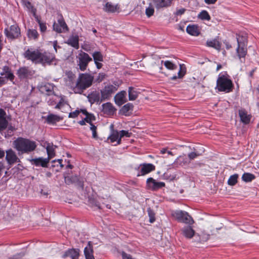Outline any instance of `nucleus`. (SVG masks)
Wrapping results in <instances>:
<instances>
[{
	"label": "nucleus",
	"mask_w": 259,
	"mask_h": 259,
	"mask_svg": "<svg viewBox=\"0 0 259 259\" xmlns=\"http://www.w3.org/2000/svg\"><path fill=\"white\" fill-rule=\"evenodd\" d=\"M238 178L239 175L238 174H234L231 176L228 180V185L231 186H234L237 184Z\"/></svg>",
	"instance_id": "79ce46f5"
},
{
	"label": "nucleus",
	"mask_w": 259,
	"mask_h": 259,
	"mask_svg": "<svg viewBox=\"0 0 259 259\" xmlns=\"http://www.w3.org/2000/svg\"><path fill=\"white\" fill-rule=\"evenodd\" d=\"M181 234L186 239L191 240V243L193 244V240L196 236L197 233L192 226H188L181 229Z\"/></svg>",
	"instance_id": "f8f14e48"
},
{
	"label": "nucleus",
	"mask_w": 259,
	"mask_h": 259,
	"mask_svg": "<svg viewBox=\"0 0 259 259\" xmlns=\"http://www.w3.org/2000/svg\"><path fill=\"white\" fill-rule=\"evenodd\" d=\"M66 255L71 257L72 259H77L79 255V250L70 249L66 253Z\"/></svg>",
	"instance_id": "37998d69"
},
{
	"label": "nucleus",
	"mask_w": 259,
	"mask_h": 259,
	"mask_svg": "<svg viewBox=\"0 0 259 259\" xmlns=\"http://www.w3.org/2000/svg\"><path fill=\"white\" fill-rule=\"evenodd\" d=\"M80 112H81V109L80 110H76L73 112L70 113L69 114V118H75L78 115V114Z\"/></svg>",
	"instance_id": "6e6d98bb"
},
{
	"label": "nucleus",
	"mask_w": 259,
	"mask_h": 259,
	"mask_svg": "<svg viewBox=\"0 0 259 259\" xmlns=\"http://www.w3.org/2000/svg\"><path fill=\"white\" fill-rule=\"evenodd\" d=\"M126 92L121 91L117 94L114 97V100L116 104L120 106L126 102Z\"/></svg>",
	"instance_id": "cd10ccee"
},
{
	"label": "nucleus",
	"mask_w": 259,
	"mask_h": 259,
	"mask_svg": "<svg viewBox=\"0 0 259 259\" xmlns=\"http://www.w3.org/2000/svg\"><path fill=\"white\" fill-rule=\"evenodd\" d=\"M6 77L10 80H13L14 79V76L13 73L10 71L8 72L5 75Z\"/></svg>",
	"instance_id": "bf43d9fd"
},
{
	"label": "nucleus",
	"mask_w": 259,
	"mask_h": 259,
	"mask_svg": "<svg viewBox=\"0 0 259 259\" xmlns=\"http://www.w3.org/2000/svg\"><path fill=\"white\" fill-rule=\"evenodd\" d=\"M222 228V227L217 225L214 222H208L204 224L197 233L193 240V244L196 247L202 246L210 240L215 231L221 230Z\"/></svg>",
	"instance_id": "f03ea898"
},
{
	"label": "nucleus",
	"mask_w": 259,
	"mask_h": 259,
	"mask_svg": "<svg viewBox=\"0 0 259 259\" xmlns=\"http://www.w3.org/2000/svg\"><path fill=\"white\" fill-rule=\"evenodd\" d=\"M238 114L240 121L244 124H248L251 118V115L244 109L241 108L238 110Z\"/></svg>",
	"instance_id": "a211bd4d"
},
{
	"label": "nucleus",
	"mask_w": 259,
	"mask_h": 259,
	"mask_svg": "<svg viewBox=\"0 0 259 259\" xmlns=\"http://www.w3.org/2000/svg\"><path fill=\"white\" fill-rule=\"evenodd\" d=\"M200 153L195 149H193L191 152L188 153L187 157L180 155L177 158L174 163L181 166L189 165L191 161L194 160L199 156Z\"/></svg>",
	"instance_id": "423d86ee"
},
{
	"label": "nucleus",
	"mask_w": 259,
	"mask_h": 259,
	"mask_svg": "<svg viewBox=\"0 0 259 259\" xmlns=\"http://www.w3.org/2000/svg\"><path fill=\"white\" fill-rule=\"evenodd\" d=\"M17 73L20 78H25L33 75L34 72L27 67H23L18 70Z\"/></svg>",
	"instance_id": "393cba45"
},
{
	"label": "nucleus",
	"mask_w": 259,
	"mask_h": 259,
	"mask_svg": "<svg viewBox=\"0 0 259 259\" xmlns=\"http://www.w3.org/2000/svg\"><path fill=\"white\" fill-rule=\"evenodd\" d=\"M49 159L43 158L41 157L33 159L31 160L32 163L37 166H41L43 167H48V164L49 162Z\"/></svg>",
	"instance_id": "c85d7f7f"
},
{
	"label": "nucleus",
	"mask_w": 259,
	"mask_h": 259,
	"mask_svg": "<svg viewBox=\"0 0 259 259\" xmlns=\"http://www.w3.org/2000/svg\"><path fill=\"white\" fill-rule=\"evenodd\" d=\"M139 94V92L137 90H134L133 88L130 87L128 89V98L131 101L135 100L138 95Z\"/></svg>",
	"instance_id": "4c0bfd02"
},
{
	"label": "nucleus",
	"mask_w": 259,
	"mask_h": 259,
	"mask_svg": "<svg viewBox=\"0 0 259 259\" xmlns=\"http://www.w3.org/2000/svg\"><path fill=\"white\" fill-rule=\"evenodd\" d=\"M54 59L55 57L50 53L47 52H45L44 53H41V55L39 59V60L38 61V63H41L42 64H50Z\"/></svg>",
	"instance_id": "6ab92c4d"
},
{
	"label": "nucleus",
	"mask_w": 259,
	"mask_h": 259,
	"mask_svg": "<svg viewBox=\"0 0 259 259\" xmlns=\"http://www.w3.org/2000/svg\"><path fill=\"white\" fill-rule=\"evenodd\" d=\"M24 5L27 8V9L32 13L33 16L35 17L36 15V10L33 7V6L31 4L30 2L28 1H26L25 3H24Z\"/></svg>",
	"instance_id": "de8ad7c7"
},
{
	"label": "nucleus",
	"mask_w": 259,
	"mask_h": 259,
	"mask_svg": "<svg viewBox=\"0 0 259 259\" xmlns=\"http://www.w3.org/2000/svg\"><path fill=\"white\" fill-rule=\"evenodd\" d=\"M163 60H157L154 61L150 67V70L152 72H158L159 73L165 74L162 71Z\"/></svg>",
	"instance_id": "a878e982"
},
{
	"label": "nucleus",
	"mask_w": 259,
	"mask_h": 259,
	"mask_svg": "<svg viewBox=\"0 0 259 259\" xmlns=\"http://www.w3.org/2000/svg\"><path fill=\"white\" fill-rule=\"evenodd\" d=\"M186 31L191 35L198 36L199 34V31L198 27L195 25H189L187 27Z\"/></svg>",
	"instance_id": "c9c22d12"
},
{
	"label": "nucleus",
	"mask_w": 259,
	"mask_h": 259,
	"mask_svg": "<svg viewBox=\"0 0 259 259\" xmlns=\"http://www.w3.org/2000/svg\"><path fill=\"white\" fill-rule=\"evenodd\" d=\"M220 236L223 240L230 243H259V234L255 232H248L237 224H233L225 227L220 233Z\"/></svg>",
	"instance_id": "f257e3e1"
},
{
	"label": "nucleus",
	"mask_w": 259,
	"mask_h": 259,
	"mask_svg": "<svg viewBox=\"0 0 259 259\" xmlns=\"http://www.w3.org/2000/svg\"><path fill=\"white\" fill-rule=\"evenodd\" d=\"M120 6L116 4L107 2L103 7V10L107 13H115L118 12Z\"/></svg>",
	"instance_id": "412c9836"
},
{
	"label": "nucleus",
	"mask_w": 259,
	"mask_h": 259,
	"mask_svg": "<svg viewBox=\"0 0 259 259\" xmlns=\"http://www.w3.org/2000/svg\"><path fill=\"white\" fill-rule=\"evenodd\" d=\"M81 111L85 115V117L83 120L78 122L79 124L81 125H84L85 122L90 124L93 121L95 120V117L93 114L89 113L85 109H81Z\"/></svg>",
	"instance_id": "5701e85b"
},
{
	"label": "nucleus",
	"mask_w": 259,
	"mask_h": 259,
	"mask_svg": "<svg viewBox=\"0 0 259 259\" xmlns=\"http://www.w3.org/2000/svg\"><path fill=\"white\" fill-rule=\"evenodd\" d=\"M79 38L77 35H72L67 40L66 43L72 47L78 49L79 48Z\"/></svg>",
	"instance_id": "7c9ffc66"
},
{
	"label": "nucleus",
	"mask_w": 259,
	"mask_h": 259,
	"mask_svg": "<svg viewBox=\"0 0 259 259\" xmlns=\"http://www.w3.org/2000/svg\"><path fill=\"white\" fill-rule=\"evenodd\" d=\"M147 187L152 190H157L158 189L162 188L165 186L164 182H158L152 178H149L147 180Z\"/></svg>",
	"instance_id": "4468645a"
},
{
	"label": "nucleus",
	"mask_w": 259,
	"mask_h": 259,
	"mask_svg": "<svg viewBox=\"0 0 259 259\" xmlns=\"http://www.w3.org/2000/svg\"><path fill=\"white\" fill-rule=\"evenodd\" d=\"M78 181V178L77 176H71L65 177V182L68 185L76 183Z\"/></svg>",
	"instance_id": "a19ab883"
},
{
	"label": "nucleus",
	"mask_w": 259,
	"mask_h": 259,
	"mask_svg": "<svg viewBox=\"0 0 259 259\" xmlns=\"http://www.w3.org/2000/svg\"><path fill=\"white\" fill-rule=\"evenodd\" d=\"M9 71H10L9 68L7 66H5L3 69V71L1 73V74L2 75H4Z\"/></svg>",
	"instance_id": "680f3d73"
},
{
	"label": "nucleus",
	"mask_w": 259,
	"mask_h": 259,
	"mask_svg": "<svg viewBox=\"0 0 259 259\" xmlns=\"http://www.w3.org/2000/svg\"><path fill=\"white\" fill-rule=\"evenodd\" d=\"M217 1V0H204L205 3L208 5L214 4Z\"/></svg>",
	"instance_id": "0e129e2a"
},
{
	"label": "nucleus",
	"mask_w": 259,
	"mask_h": 259,
	"mask_svg": "<svg viewBox=\"0 0 259 259\" xmlns=\"http://www.w3.org/2000/svg\"><path fill=\"white\" fill-rule=\"evenodd\" d=\"M53 29L58 33H61L68 30V27L63 19H59L57 23L53 25Z\"/></svg>",
	"instance_id": "dca6fc26"
},
{
	"label": "nucleus",
	"mask_w": 259,
	"mask_h": 259,
	"mask_svg": "<svg viewBox=\"0 0 259 259\" xmlns=\"http://www.w3.org/2000/svg\"><path fill=\"white\" fill-rule=\"evenodd\" d=\"M173 215L181 222L189 225H192L194 223L192 218L187 212L181 210L177 211Z\"/></svg>",
	"instance_id": "6e6552de"
},
{
	"label": "nucleus",
	"mask_w": 259,
	"mask_h": 259,
	"mask_svg": "<svg viewBox=\"0 0 259 259\" xmlns=\"http://www.w3.org/2000/svg\"><path fill=\"white\" fill-rule=\"evenodd\" d=\"M198 17L202 20L209 21L210 16L206 11L203 10L201 11L198 15Z\"/></svg>",
	"instance_id": "a18cd8bd"
},
{
	"label": "nucleus",
	"mask_w": 259,
	"mask_h": 259,
	"mask_svg": "<svg viewBox=\"0 0 259 259\" xmlns=\"http://www.w3.org/2000/svg\"><path fill=\"white\" fill-rule=\"evenodd\" d=\"M6 159L9 164H13L19 161V159L13 150L9 149L6 151Z\"/></svg>",
	"instance_id": "f3484780"
},
{
	"label": "nucleus",
	"mask_w": 259,
	"mask_h": 259,
	"mask_svg": "<svg viewBox=\"0 0 259 259\" xmlns=\"http://www.w3.org/2000/svg\"><path fill=\"white\" fill-rule=\"evenodd\" d=\"M147 211L149 217V222L152 223L155 221V212L150 208L148 209Z\"/></svg>",
	"instance_id": "8fccbe9b"
},
{
	"label": "nucleus",
	"mask_w": 259,
	"mask_h": 259,
	"mask_svg": "<svg viewBox=\"0 0 259 259\" xmlns=\"http://www.w3.org/2000/svg\"><path fill=\"white\" fill-rule=\"evenodd\" d=\"M4 155H5L4 151H3L0 149V158L4 157Z\"/></svg>",
	"instance_id": "69168bd1"
},
{
	"label": "nucleus",
	"mask_w": 259,
	"mask_h": 259,
	"mask_svg": "<svg viewBox=\"0 0 259 259\" xmlns=\"http://www.w3.org/2000/svg\"><path fill=\"white\" fill-rule=\"evenodd\" d=\"M206 45L208 47L213 48L220 51L221 49L222 44L220 37L217 36L214 39L207 40L206 42Z\"/></svg>",
	"instance_id": "aec40b11"
},
{
	"label": "nucleus",
	"mask_w": 259,
	"mask_h": 259,
	"mask_svg": "<svg viewBox=\"0 0 259 259\" xmlns=\"http://www.w3.org/2000/svg\"><path fill=\"white\" fill-rule=\"evenodd\" d=\"M185 11H186V10L184 8H181L180 9H179L176 12V15H181L185 13Z\"/></svg>",
	"instance_id": "052dcab7"
},
{
	"label": "nucleus",
	"mask_w": 259,
	"mask_h": 259,
	"mask_svg": "<svg viewBox=\"0 0 259 259\" xmlns=\"http://www.w3.org/2000/svg\"><path fill=\"white\" fill-rule=\"evenodd\" d=\"M88 99L91 104H93L95 102H99L100 101H101L100 93L96 91L93 92L89 94L88 96Z\"/></svg>",
	"instance_id": "c756f323"
},
{
	"label": "nucleus",
	"mask_w": 259,
	"mask_h": 259,
	"mask_svg": "<svg viewBox=\"0 0 259 259\" xmlns=\"http://www.w3.org/2000/svg\"><path fill=\"white\" fill-rule=\"evenodd\" d=\"M237 42L238 47L236 49V52L238 57L240 59H241V58H244L245 56H246L247 53V50L244 47L241 46L238 38H237Z\"/></svg>",
	"instance_id": "72a5a7b5"
},
{
	"label": "nucleus",
	"mask_w": 259,
	"mask_h": 259,
	"mask_svg": "<svg viewBox=\"0 0 259 259\" xmlns=\"http://www.w3.org/2000/svg\"><path fill=\"white\" fill-rule=\"evenodd\" d=\"M35 18L39 24L40 31L43 32H45L47 30V26L46 24L41 22L37 16L35 17Z\"/></svg>",
	"instance_id": "603ef678"
},
{
	"label": "nucleus",
	"mask_w": 259,
	"mask_h": 259,
	"mask_svg": "<svg viewBox=\"0 0 259 259\" xmlns=\"http://www.w3.org/2000/svg\"><path fill=\"white\" fill-rule=\"evenodd\" d=\"M27 35L30 38L35 39L37 37L38 33L35 29H29L28 31Z\"/></svg>",
	"instance_id": "09e8293b"
},
{
	"label": "nucleus",
	"mask_w": 259,
	"mask_h": 259,
	"mask_svg": "<svg viewBox=\"0 0 259 259\" xmlns=\"http://www.w3.org/2000/svg\"><path fill=\"white\" fill-rule=\"evenodd\" d=\"M25 253L24 252H21L18 254H16L14 259H18V258H20L21 257H22V256H23L24 255Z\"/></svg>",
	"instance_id": "e2e57ef3"
},
{
	"label": "nucleus",
	"mask_w": 259,
	"mask_h": 259,
	"mask_svg": "<svg viewBox=\"0 0 259 259\" xmlns=\"http://www.w3.org/2000/svg\"><path fill=\"white\" fill-rule=\"evenodd\" d=\"M13 146L18 151L21 153H29L36 148L34 142L28 139L19 138L13 142Z\"/></svg>",
	"instance_id": "20e7f679"
},
{
	"label": "nucleus",
	"mask_w": 259,
	"mask_h": 259,
	"mask_svg": "<svg viewBox=\"0 0 259 259\" xmlns=\"http://www.w3.org/2000/svg\"><path fill=\"white\" fill-rule=\"evenodd\" d=\"M40 55L41 52L38 50H33L32 49H28L24 54L25 58L30 60L35 63H38Z\"/></svg>",
	"instance_id": "ddd939ff"
},
{
	"label": "nucleus",
	"mask_w": 259,
	"mask_h": 259,
	"mask_svg": "<svg viewBox=\"0 0 259 259\" xmlns=\"http://www.w3.org/2000/svg\"><path fill=\"white\" fill-rule=\"evenodd\" d=\"M93 190L99 198L108 199L111 197L109 188L104 185L98 184L94 186Z\"/></svg>",
	"instance_id": "0eeeda50"
},
{
	"label": "nucleus",
	"mask_w": 259,
	"mask_h": 259,
	"mask_svg": "<svg viewBox=\"0 0 259 259\" xmlns=\"http://www.w3.org/2000/svg\"><path fill=\"white\" fill-rule=\"evenodd\" d=\"M163 65L169 70H176L177 68V65L169 60L163 61Z\"/></svg>",
	"instance_id": "ea45409f"
},
{
	"label": "nucleus",
	"mask_w": 259,
	"mask_h": 259,
	"mask_svg": "<svg viewBox=\"0 0 259 259\" xmlns=\"http://www.w3.org/2000/svg\"><path fill=\"white\" fill-rule=\"evenodd\" d=\"M62 119L61 117L52 114L49 115L47 118L48 122L50 123H55Z\"/></svg>",
	"instance_id": "58836bf2"
},
{
	"label": "nucleus",
	"mask_w": 259,
	"mask_h": 259,
	"mask_svg": "<svg viewBox=\"0 0 259 259\" xmlns=\"http://www.w3.org/2000/svg\"><path fill=\"white\" fill-rule=\"evenodd\" d=\"M84 253L86 259H95L93 255V247L91 245L90 242L88 243V245L87 246L84 250Z\"/></svg>",
	"instance_id": "f704fd0d"
},
{
	"label": "nucleus",
	"mask_w": 259,
	"mask_h": 259,
	"mask_svg": "<svg viewBox=\"0 0 259 259\" xmlns=\"http://www.w3.org/2000/svg\"><path fill=\"white\" fill-rule=\"evenodd\" d=\"M46 177L50 178L51 177L52 174L50 172H47L46 173Z\"/></svg>",
	"instance_id": "774afa93"
},
{
	"label": "nucleus",
	"mask_w": 259,
	"mask_h": 259,
	"mask_svg": "<svg viewBox=\"0 0 259 259\" xmlns=\"http://www.w3.org/2000/svg\"><path fill=\"white\" fill-rule=\"evenodd\" d=\"M93 57L96 63H97V61H103V56L99 52H95L93 55Z\"/></svg>",
	"instance_id": "3c124183"
},
{
	"label": "nucleus",
	"mask_w": 259,
	"mask_h": 259,
	"mask_svg": "<svg viewBox=\"0 0 259 259\" xmlns=\"http://www.w3.org/2000/svg\"><path fill=\"white\" fill-rule=\"evenodd\" d=\"M132 135V133H129L128 131H121L120 132V137L121 139L122 137L125 136L126 137H130Z\"/></svg>",
	"instance_id": "5fc2aeb1"
},
{
	"label": "nucleus",
	"mask_w": 259,
	"mask_h": 259,
	"mask_svg": "<svg viewBox=\"0 0 259 259\" xmlns=\"http://www.w3.org/2000/svg\"><path fill=\"white\" fill-rule=\"evenodd\" d=\"M77 58L78 59V65L81 71L86 69L89 62L92 60L88 54L82 51L78 54Z\"/></svg>",
	"instance_id": "9d476101"
},
{
	"label": "nucleus",
	"mask_w": 259,
	"mask_h": 259,
	"mask_svg": "<svg viewBox=\"0 0 259 259\" xmlns=\"http://www.w3.org/2000/svg\"><path fill=\"white\" fill-rule=\"evenodd\" d=\"M186 73V67L182 65H180L179 72L178 73V75H174L170 78V79L172 80H176L178 78H182L184 77Z\"/></svg>",
	"instance_id": "e433bc0d"
},
{
	"label": "nucleus",
	"mask_w": 259,
	"mask_h": 259,
	"mask_svg": "<svg viewBox=\"0 0 259 259\" xmlns=\"http://www.w3.org/2000/svg\"><path fill=\"white\" fill-rule=\"evenodd\" d=\"M57 148L56 146L53 144L47 143L46 146V150L48 154V159L50 160L55 156V149Z\"/></svg>",
	"instance_id": "2f4dec72"
},
{
	"label": "nucleus",
	"mask_w": 259,
	"mask_h": 259,
	"mask_svg": "<svg viewBox=\"0 0 259 259\" xmlns=\"http://www.w3.org/2000/svg\"><path fill=\"white\" fill-rule=\"evenodd\" d=\"M66 103L64 99L62 98L61 100H60L59 102L57 104V105L56 106L55 108L56 109H60L62 106H63Z\"/></svg>",
	"instance_id": "4d7b16f0"
},
{
	"label": "nucleus",
	"mask_w": 259,
	"mask_h": 259,
	"mask_svg": "<svg viewBox=\"0 0 259 259\" xmlns=\"http://www.w3.org/2000/svg\"><path fill=\"white\" fill-rule=\"evenodd\" d=\"M255 179V176L250 173H245L242 176V179L245 182H250Z\"/></svg>",
	"instance_id": "49530a36"
},
{
	"label": "nucleus",
	"mask_w": 259,
	"mask_h": 259,
	"mask_svg": "<svg viewBox=\"0 0 259 259\" xmlns=\"http://www.w3.org/2000/svg\"><path fill=\"white\" fill-rule=\"evenodd\" d=\"M110 128L112 130V133L108 137V140H110L111 143L117 142V144H120L121 138L119 133L117 131L113 130V125H111Z\"/></svg>",
	"instance_id": "bb28decb"
},
{
	"label": "nucleus",
	"mask_w": 259,
	"mask_h": 259,
	"mask_svg": "<svg viewBox=\"0 0 259 259\" xmlns=\"http://www.w3.org/2000/svg\"><path fill=\"white\" fill-rule=\"evenodd\" d=\"M118 85L109 84L105 86L103 89L101 91V102L109 99L117 90Z\"/></svg>",
	"instance_id": "1a4fd4ad"
},
{
	"label": "nucleus",
	"mask_w": 259,
	"mask_h": 259,
	"mask_svg": "<svg viewBox=\"0 0 259 259\" xmlns=\"http://www.w3.org/2000/svg\"><path fill=\"white\" fill-rule=\"evenodd\" d=\"M225 45H226L227 49H230V48H232L231 45L230 44H229V43H228V42H226Z\"/></svg>",
	"instance_id": "338daca9"
},
{
	"label": "nucleus",
	"mask_w": 259,
	"mask_h": 259,
	"mask_svg": "<svg viewBox=\"0 0 259 259\" xmlns=\"http://www.w3.org/2000/svg\"><path fill=\"white\" fill-rule=\"evenodd\" d=\"M102 111L104 113V114H106L107 115H113L116 111L115 107L111 103L109 102L103 104L102 105Z\"/></svg>",
	"instance_id": "b1692460"
},
{
	"label": "nucleus",
	"mask_w": 259,
	"mask_h": 259,
	"mask_svg": "<svg viewBox=\"0 0 259 259\" xmlns=\"http://www.w3.org/2000/svg\"><path fill=\"white\" fill-rule=\"evenodd\" d=\"M5 112L0 109V131H3L6 129L8 124V121L5 117Z\"/></svg>",
	"instance_id": "473e14b6"
},
{
	"label": "nucleus",
	"mask_w": 259,
	"mask_h": 259,
	"mask_svg": "<svg viewBox=\"0 0 259 259\" xmlns=\"http://www.w3.org/2000/svg\"><path fill=\"white\" fill-rule=\"evenodd\" d=\"M39 91L48 95H50L53 93L54 86L51 83L41 84L38 86Z\"/></svg>",
	"instance_id": "4be33fe9"
},
{
	"label": "nucleus",
	"mask_w": 259,
	"mask_h": 259,
	"mask_svg": "<svg viewBox=\"0 0 259 259\" xmlns=\"http://www.w3.org/2000/svg\"><path fill=\"white\" fill-rule=\"evenodd\" d=\"M133 108V106L132 104L130 103L126 104L122 107L120 110V112L124 115H128V112L132 110Z\"/></svg>",
	"instance_id": "c03bdc74"
},
{
	"label": "nucleus",
	"mask_w": 259,
	"mask_h": 259,
	"mask_svg": "<svg viewBox=\"0 0 259 259\" xmlns=\"http://www.w3.org/2000/svg\"><path fill=\"white\" fill-rule=\"evenodd\" d=\"M90 130L92 132V137L94 139H97L98 138V136H97V127L93 124L92 123V122H91V123H90Z\"/></svg>",
	"instance_id": "864d4df0"
},
{
	"label": "nucleus",
	"mask_w": 259,
	"mask_h": 259,
	"mask_svg": "<svg viewBox=\"0 0 259 259\" xmlns=\"http://www.w3.org/2000/svg\"><path fill=\"white\" fill-rule=\"evenodd\" d=\"M200 74H201V73H199L198 71L196 72L194 74V76L193 77V78L194 80H200L202 79H203L204 78V77H202V76H200Z\"/></svg>",
	"instance_id": "13d9d810"
},
{
	"label": "nucleus",
	"mask_w": 259,
	"mask_h": 259,
	"mask_svg": "<svg viewBox=\"0 0 259 259\" xmlns=\"http://www.w3.org/2000/svg\"><path fill=\"white\" fill-rule=\"evenodd\" d=\"M155 166L151 163H142L139 165L138 167V177L144 176L151 171L154 170Z\"/></svg>",
	"instance_id": "9b49d317"
},
{
	"label": "nucleus",
	"mask_w": 259,
	"mask_h": 259,
	"mask_svg": "<svg viewBox=\"0 0 259 259\" xmlns=\"http://www.w3.org/2000/svg\"><path fill=\"white\" fill-rule=\"evenodd\" d=\"M233 84L232 81L226 76H219L217 81L216 89L219 92L229 93L232 91Z\"/></svg>",
	"instance_id": "39448f33"
},
{
	"label": "nucleus",
	"mask_w": 259,
	"mask_h": 259,
	"mask_svg": "<svg viewBox=\"0 0 259 259\" xmlns=\"http://www.w3.org/2000/svg\"><path fill=\"white\" fill-rule=\"evenodd\" d=\"M93 80L94 77L91 74H80L73 87L74 92L76 94H81L84 90L92 85Z\"/></svg>",
	"instance_id": "7ed1b4c3"
},
{
	"label": "nucleus",
	"mask_w": 259,
	"mask_h": 259,
	"mask_svg": "<svg viewBox=\"0 0 259 259\" xmlns=\"http://www.w3.org/2000/svg\"><path fill=\"white\" fill-rule=\"evenodd\" d=\"M6 35L10 39L18 37L20 34V30L17 25H12L9 29L5 30Z\"/></svg>",
	"instance_id": "2eb2a0df"
}]
</instances>
